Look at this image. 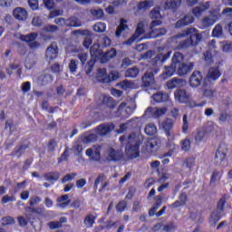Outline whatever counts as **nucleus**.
Masks as SVG:
<instances>
[{"mask_svg": "<svg viewBox=\"0 0 232 232\" xmlns=\"http://www.w3.org/2000/svg\"><path fill=\"white\" fill-rule=\"evenodd\" d=\"M196 32L197 29L191 27L184 30L181 34H179V37H188V35H189V38L179 43V48L184 49L189 48V46H198V43L202 41V34Z\"/></svg>", "mask_w": 232, "mask_h": 232, "instance_id": "f257e3e1", "label": "nucleus"}, {"mask_svg": "<svg viewBox=\"0 0 232 232\" xmlns=\"http://www.w3.org/2000/svg\"><path fill=\"white\" fill-rule=\"evenodd\" d=\"M90 53L92 59L87 62L84 66L85 73L87 75H90L92 73V72L93 71V66H95V63H97V61H100L102 55V49L101 48V45L98 44H93L90 49Z\"/></svg>", "mask_w": 232, "mask_h": 232, "instance_id": "f03ea898", "label": "nucleus"}, {"mask_svg": "<svg viewBox=\"0 0 232 232\" xmlns=\"http://www.w3.org/2000/svg\"><path fill=\"white\" fill-rule=\"evenodd\" d=\"M174 56L179 57V63L178 65H176V73L179 77H186L188 73H190V72H193V68L195 66V63L189 62L188 63H184V54L182 53L176 52L174 53Z\"/></svg>", "mask_w": 232, "mask_h": 232, "instance_id": "7ed1b4c3", "label": "nucleus"}, {"mask_svg": "<svg viewBox=\"0 0 232 232\" xmlns=\"http://www.w3.org/2000/svg\"><path fill=\"white\" fill-rule=\"evenodd\" d=\"M96 79L98 82H102V84H110V82H112V81H117V79H119V72H112L108 74L105 68H99L97 70Z\"/></svg>", "mask_w": 232, "mask_h": 232, "instance_id": "20e7f679", "label": "nucleus"}, {"mask_svg": "<svg viewBox=\"0 0 232 232\" xmlns=\"http://www.w3.org/2000/svg\"><path fill=\"white\" fill-rule=\"evenodd\" d=\"M179 56H172L171 63L169 65H166L163 68V72L160 75L161 79L166 81V79H169V77H173L175 73H177V66L179 62Z\"/></svg>", "mask_w": 232, "mask_h": 232, "instance_id": "39448f33", "label": "nucleus"}, {"mask_svg": "<svg viewBox=\"0 0 232 232\" xmlns=\"http://www.w3.org/2000/svg\"><path fill=\"white\" fill-rule=\"evenodd\" d=\"M162 22L160 20H153L150 23V32L147 34V39H156V37H161V35H166V34H168L166 28H155L156 26H160Z\"/></svg>", "mask_w": 232, "mask_h": 232, "instance_id": "423d86ee", "label": "nucleus"}, {"mask_svg": "<svg viewBox=\"0 0 232 232\" xmlns=\"http://www.w3.org/2000/svg\"><path fill=\"white\" fill-rule=\"evenodd\" d=\"M140 140L134 138V144H127L125 153L129 159H137L140 155Z\"/></svg>", "mask_w": 232, "mask_h": 232, "instance_id": "0eeeda50", "label": "nucleus"}, {"mask_svg": "<svg viewBox=\"0 0 232 232\" xmlns=\"http://www.w3.org/2000/svg\"><path fill=\"white\" fill-rule=\"evenodd\" d=\"M227 145L224 142H221L215 154L214 162L216 166H220L222 162L226 160V157H227Z\"/></svg>", "mask_w": 232, "mask_h": 232, "instance_id": "6e6552de", "label": "nucleus"}, {"mask_svg": "<svg viewBox=\"0 0 232 232\" xmlns=\"http://www.w3.org/2000/svg\"><path fill=\"white\" fill-rule=\"evenodd\" d=\"M160 71V69H159V67L148 70L141 77L142 86L144 88H150V86L155 82V75H157Z\"/></svg>", "mask_w": 232, "mask_h": 232, "instance_id": "1a4fd4ad", "label": "nucleus"}, {"mask_svg": "<svg viewBox=\"0 0 232 232\" xmlns=\"http://www.w3.org/2000/svg\"><path fill=\"white\" fill-rule=\"evenodd\" d=\"M204 88L208 86L206 80H204V76H202V72L200 71H194L189 77L188 84L191 88H198L200 84H202Z\"/></svg>", "mask_w": 232, "mask_h": 232, "instance_id": "9d476101", "label": "nucleus"}, {"mask_svg": "<svg viewBox=\"0 0 232 232\" xmlns=\"http://www.w3.org/2000/svg\"><path fill=\"white\" fill-rule=\"evenodd\" d=\"M38 36L39 34L37 33L22 34L20 35V41H23V43H27L31 50H35L36 48H39L41 46V44L35 41V39H37Z\"/></svg>", "mask_w": 232, "mask_h": 232, "instance_id": "9b49d317", "label": "nucleus"}, {"mask_svg": "<svg viewBox=\"0 0 232 232\" xmlns=\"http://www.w3.org/2000/svg\"><path fill=\"white\" fill-rule=\"evenodd\" d=\"M114 130H115V124L111 122H103L98 125L95 128L94 131L96 135H99L100 137H104L110 134Z\"/></svg>", "mask_w": 232, "mask_h": 232, "instance_id": "f8f14e48", "label": "nucleus"}, {"mask_svg": "<svg viewBox=\"0 0 232 232\" xmlns=\"http://www.w3.org/2000/svg\"><path fill=\"white\" fill-rule=\"evenodd\" d=\"M101 151H102V147L101 145H94L92 148L86 150L85 155L94 162H101Z\"/></svg>", "mask_w": 232, "mask_h": 232, "instance_id": "ddd939ff", "label": "nucleus"}, {"mask_svg": "<svg viewBox=\"0 0 232 232\" xmlns=\"http://www.w3.org/2000/svg\"><path fill=\"white\" fill-rule=\"evenodd\" d=\"M144 32V24L142 22L138 23L133 35L125 42V44L131 46L133 43H139V41H140V35H142Z\"/></svg>", "mask_w": 232, "mask_h": 232, "instance_id": "4468645a", "label": "nucleus"}, {"mask_svg": "<svg viewBox=\"0 0 232 232\" xmlns=\"http://www.w3.org/2000/svg\"><path fill=\"white\" fill-rule=\"evenodd\" d=\"M175 101L181 104H188L191 101V94L184 89H179L174 92Z\"/></svg>", "mask_w": 232, "mask_h": 232, "instance_id": "2eb2a0df", "label": "nucleus"}, {"mask_svg": "<svg viewBox=\"0 0 232 232\" xmlns=\"http://www.w3.org/2000/svg\"><path fill=\"white\" fill-rule=\"evenodd\" d=\"M186 3L188 6H195V5L198 3V0H186ZM165 5L169 8V10H172V12H177V9L180 6V5H182V0H170Z\"/></svg>", "mask_w": 232, "mask_h": 232, "instance_id": "dca6fc26", "label": "nucleus"}, {"mask_svg": "<svg viewBox=\"0 0 232 232\" xmlns=\"http://www.w3.org/2000/svg\"><path fill=\"white\" fill-rule=\"evenodd\" d=\"M108 160L111 162H119L124 159V153L121 150H117L113 148L108 150Z\"/></svg>", "mask_w": 232, "mask_h": 232, "instance_id": "f3484780", "label": "nucleus"}, {"mask_svg": "<svg viewBox=\"0 0 232 232\" xmlns=\"http://www.w3.org/2000/svg\"><path fill=\"white\" fill-rule=\"evenodd\" d=\"M45 55L49 61H55L59 55V47L57 44H52L46 50Z\"/></svg>", "mask_w": 232, "mask_h": 232, "instance_id": "a211bd4d", "label": "nucleus"}, {"mask_svg": "<svg viewBox=\"0 0 232 232\" xmlns=\"http://www.w3.org/2000/svg\"><path fill=\"white\" fill-rule=\"evenodd\" d=\"M102 104L108 110H115L117 108V102L108 94L102 95Z\"/></svg>", "mask_w": 232, "mask_h": 232, "instance_id": "6ab92c4d", "label": "nucleus"}, {"mask_svg": "<svg viewBox=\"0 0 232 232\" xmlns=\"http://www.w3.org/2000/svg\"><path fill=\"white\" fill-rule=\"evenodd\" d=\"M28 148H30V142L28 144L17 145L11 152L10 157H17V159H21V157H23V153H24Z\"/></svg>", "mask_w": 232, "mask_h": 232, "instance_id": "aec40b11", "label": "nucleus"}, {"mask_svg": "<svg viewBox=\"0 0 232 232\" xmlns=\"http://www.w3.org/2000/svg\"><path fill=\"white\" fill-rule=\"evenodd\" d=\"M13 15L17 21H26L28 19V11L23 7H16L13 11Z\"/></svg>", "mask_w": 232, "mask_h": 232, "instance_id": "412c9836", "label": "nucleus"}, {"mask_svg": "<svg viewBox=\"0 0 232 232\" xmlns=\"http://www.w3.org/2000/svg\"><path fill=\"white\" fill-rule=\"evenodd\" d=\"M195 17L191 14H186L183 18L178 20L175 24L177 28H182V26H188V24H192L194 23Z\"/></svg>", "mask_w": 232, "mask_h": 232, "instance_id": "4be33fe9", "label": "nucleus"}, {"mask_svg": "<svg viewBox=\"0 0 232 232\" xmlns=\"http://www.w3.org/2000/svg\"><path fill=\"white\" fill-rule=\"evenodd\" d=\"M221 75L222 72H220V69H218V67H210L207 73V79L208 81H218Z\"/></svg>", "mask_w": 232, "mask_h": 232, "instance_id": "5701e85b", "label": "nucleus"}, {"mask_svg": "<svg viewBox=\"0 0 232 232\" xmlns=\"http://www.w3.org/2000/svg\"><path fill=\"white\" fill-rule=\"evenodd\" d=\"M173 120L167 118L161 123V128L165 131L167 137H171V130H173Z\"/></svg>", "mask_w": 232, "mask_h": 232, "instance_id": "b1692460", "label": "nucleus"}, {"mask_svg": "<svg viewBox=\"0 0 232 232\" xmlns=\"http://www.w3.org/2000/svg\"><path fill=\"white\" fill-rule=\"evenodd\" d=\"M217 21H218V15L213 14L211 16L203 17L201 23L204 28H209V26H213Z\"/></svg>", "mask_w": 232, "mask_h": 232, "instance_id": "393cba45", "label": "nucleus"}, {"mask_svg": "<svg viewBox=\"0 0 232 232\" xmlns=\"http://www.w3.org/2000/svg\"><path fill=\"white\" fill-rule=\"evenodd\" d=\"M13 70H16V76L18 79H21V75H23V69L21 68V65L17 63H11L9 68L5 69L7 75H12L14 73Z\"/></svg>", "mask_w": 232, "mask_h": 232, "instance_id": "a878e982", "label": "nucleus"}, {"mask_svg": "<svg viewBox=\"0 0 232 232\" xmlns=\"http://www.w3.org/2000/svg\"><path fill=\"white\" fill-rule=\"evenodd\" d=\"M147 150L150 151H156V150H159L160 148V140L157 138H150L147 141Z\"/></svg>", "mask_w": 232, "mask_h": 232, "instance_id": "bb28decb", "label": "nucleus"}, {"mask_svg": "<svg viewBox=\"0 0 232 232\" xmlns=\"http://www.w3.org/2000/svg\"><path fill=\"white\" fill-rule=\"evenodd\" d=\"M44 177L48 182H57L61 179V173L59 171H51L45 173Z\"/></svg>", "mask_w": 232, "mask_h": 232, "instance_id": "cd10ccee", "label": "nucleus"}, {"mask_svg": "<svg viewBox=\"0 0 232 232\" xmlns=\"http://www.w3.org/2000/svg\"><path fill=\"white\" fill-rule=\"evenodd\" d=\"M220 218H222V212H219L218 210H214L210 214L209 224H211V226H217V224H218V222L220 221Z\"/></svg>", "mask_w": 232, "mask_h": 232, "instance_id": "c85d7f7f", "label": "nucleus"}, {"mask_svg": "<svg viewBox=\"0 0 232 232\" xmlns=\"http://www.w3.org/2000/svg\"><path fill=\"white\" fill-rule=\"evenodd\" d=\"M166 84L169 90H175V88H179V86L182 84V80L179 78H172L171 80L168 81Z\"/></svg>", "mask_w": 232, "mask_h": 232, "instance_id": "c756f323", "label": "nucleus"}, {"mask_svg": "<svg viewBox=\"0 0 232 232\" xmlns=\"http://www.w3.org/2000/svg\"><path fill=\"white\" fill-rule=\"evenodd\" d=\"M95 220H97V217H95L93 214H88L83 219V224L88 228L93 227Z\"/></svg>", "mask_w": 232, "mask_h": 232, "instance_id": "7c9ffc66", "label": "nucleus"}, {"mask_svg": "<svg viewBox=\"0 0 232 232\" xmlns=\"http://www.w3.org/2000/svg\"><path fill=\"white\" fill-rule=\"evenodd\" d=\"M127 23L128 21L126 19H121L120 26H118L116 29V37H121L122 32H124V30H128V24H126Z\"/></svg>", "mask_w": 232, "mask_h": 232, "instance_id": "2f4dec72", "label": "nucleus"}, {"mask_svg": "<svg viewBox=\"0 0 232 232\" xmlns=\"http://www.w3.org/2000/svg\"><path fill=\"white\" fill-rule=\"evenodd\" d=\"M195 140L198 143L204 142V140H208V131L205 130H198L195 135Z\"/></svg>", "mask_w": 232, "mask_h": 232, "instance_id": "473e14b6", "label": "nucleus"}, {"mask_svg": "<svg viewBox=\"0 0 232 232\" xmlns=\"http://www.w3.org/2000/svg\"><path fill=\"white\" fill-rule=\"evenodd\" d=\"M202 95L206 99H209V101H213V99H215V97L217 95V91L213 90V89L203 88L202 89Z\"/></svg>", "mask_w": 232, "mask_h": 232, "instance_id": "72a5a7b5", "label": "nucleus"}, {"mask_svg": "<svg viewBox=\"0 0 232 232\" xmlns=\"http://www.w3.org/2000/svg\"><path fill=\"white\" fill-rule=\"evenodd\" d=\"M39 81L43 86H46V84L53 82V76L50 73H44L39 77Z\"/></svg>", "mask_w": 232, "mask_h": 232, "instance_id": "f704fd0d", "label": "nucleus"}, {"mask_svg": "<svg viewBox=\"0 0 232 232\" xmlns=\"http://www.w3.org/2000/svg\"><path fill=\"white\" fill-rule=\"evenodd\" d=\"M97 135H98V134L91 133V134H89V135L82 136V144H90V143H92V142L97 141V139H99V137H98Z\"/></svg>", "mask_w": 232, "mask_h": 232, "instance_id": "c9c22d12", "label": "nucleus"}, {"mask_svg": "<svg viewBox=\"0 0 232 232\" xmlns=\"http://www.w3.org/2000/svg\"><path fill=\"white\" fill-rule=\"evenodd\" d=\"M140 72V71L136 66L129 68L125 72V77H128L130 79H135V77L139 75Z\"/></svg>", "mask_w": 232, "mask_h": 232, "instance_id": "e433bc0d", "label": "nucleus"}, {"mask_svg": "<svg viewBox=\"0 0 232 232\" xmlns=\"http://www.w3.org/2000/svg\"><path fill=\"white\" fill-rule=\"evenodd\" d=\"M65 26L79 28V26H81V22H79L77 17L72 16L66 20Z\"/></svg>", "mask_w": 232, "mask_h": 232, "instance_id": "4c0bfd02", "label": "nucleus"}, {"mask_svg": "<svg viewBox=\"0 0 232 232\" xmlns=\"http://www.w3.org/2000/svg\"><path fill=\"white\" fill-rule=\"evenodd\" d=\"M152 99L155 102H164L168 101V94L163 92H157L152 95Z\"/></svg>", "mask_w": 232, "mask_h": 232, "instance_id": "58836bf2", "label": "nucleus"}, {"mask_svg": "<svg viewBox=\"0 0 232 232\" xmlns=\"http://www.w3.org/2000/svg\"><path fill=\"white\" fill-rule=\"evenodd\" d=\"M222 35H224V29L220 24H218L212 30V37H222Z\"/></svg>", "mask_w": 232, "mask_h": 232, "instance_id": "ea45409f", "label": "nucleus"}, {"mask_svg": "<svg viewBox=\"0 0 232 232\" xmlns=\"http://www.w3.org/2000/svg\"><path fill=\"white\" fill-rule=\"evenodd\" d=\"M144 131L146 135H155V133H157V126H155L153 123H149L145 126Z\"/></svg>", "mask_w": 232, "mask_h": 232, "instance_id": "a19ab883", "label": "nucleus"}, {"mask_svg": "<svg viewBox=\"0 0 232 232\" xmlns=\"http://www.w3.org/2000/svg\"><path fill=\"white\" fill-rule=\"evenodd\" d=\"M181 151L188 152L191 150V140L188 138L180 141Z\"/></svg>", "mask_w": 232, "mask_h": 232, "instance_id": "79ce46f5", "label": "nucleus"}, {"mask_svg": "<svg viewBox=\"0 0 232 232\" xmlns=\"http://www.w3.org/2000/svg\"><path fill=\"white\" fill-rule=\"evenodd\" d=\"M93 30L98 34H102L106 32V24L102 22H98L93 25Z\"/></svg>", "mask_w": 232, "mask_h": 232, "instance_id": "37998d69", "label": "nucleus"}, {"mask_svg": "<svg viewBox=\"0 0 232 232\" xmlns=\"http://www.w3.org/2000/svg\"><path fill=\"white\" fill-rule=\"evenodd\" d=\"M68 67H69V72L71 73H75L79 69V62H77L75 59H72L69 63Z\"/></svg>", "mask_w": 232, "mask_h": 232, "instance_id": "c03bdc74", "label": "nucleus"}, {"mask_svg": "<svg viewBox=\"0 0 232 232\" xmlns=\"http://www.w3.org/2000/svg\"><path fill=\"white\" fill-rule=\"evenodd\" d=\"M150 17L151 19H162V15L160 14V7H154V10H151L150 13Z\"/></svg>", "mask_w": 232, "mask_h": 232, "instance_id": "a18cd8bd", "label": "nucleus"}, {"mask_svg": "<svg viewBox=\"0 0 232 232\" xmlns=\"http://www.w3.org/2000/svg\"><path fill=\"white\" fill-rule=\"evenodd\" d=\"M203 59L207 64H213V53H211V50L203 53Z\"/></svg>", "mask_w": 232, "mask_h": 232, "instance_id": "49530a36", "label": "nucleus"}, {"mask_svg": "<svg viewBox=\"0 0 232 232\" xmlns=\"http://www.w3.org/2000/svg\"><path fill=\"white\" fill-rule=\"evenodd\" d=\"M124 108H126V102H121L117 110V117H121V119H126V111H124Z\"/></svg>", "mask_w": 232, "mask_h": 232, "instance_id": "de8ad7c7", "label": "nucleus"}, {"mask_svg": "<svg viewBox=\"0 0 232 232\" xmlns=\"http://www.w3.org/2000/svg\"><path fill=\"white\" fill-rule=\"evenodd\" d=\"M12 224H15V219L10 216H6L2 218L1 219V225L2 226H12Z\"/></svg>", "mask_w": 232, "mask_h": 232, "instance_id": "09e8293b", "label": "nucleus"}, {"mask_svg": "<svg viewBox=\"0 0 232 232\" xmlns=\"http://www.w3.org/2000/svg\"><path fill=\"white\" fill-rule=\"evenodd\" d=\"M126 208H128V202H126V200H121L116 205V210L118 211V213H122L126 211Z\"/></svg>", "mask_w": 232, "mask_h": 232, "instance_id": "8fccbe9b", "label": "nucleus"}, {"mask_svg": "<svg viewBox=\"0 0 232 232\" xmlns=\"http://www.w3.org/2000/svg\"><path fill=\"white\" fill-rule=\"evenodd\" d=\"M44 32H47V34H53L55 32H59V26L53 24H47L44 27Z\"/></svg>", "mask_w": 232, "mask_h": 232, "instance_id": "3c124183", "label": "nucleus"}, {"mask_svg": "<svg viewBox=\"0 0 232 232\" xmlns=\"http://www.w3.org/2000/svg\"><path fill=\"white\" fill-rule=\"evenodd\" d=\"M149 8H151V4L148 0L140 2L138 4V10H149Z\"/></svg>", "mask_w": 232, "mask_h": 232, "instance_id": "603ef678", "label": "nucleus"}, {"mask_svg": "<svg viewBox=\"0 0 232 232\" xmlns=\"http://www.w3.org/2000/svg\"><path fill=\"white\" fill-rule=\"evenodd\" d=\"M224 208H226V198H221L218 202L216 211L222 213L224 211Z\"/></svg>", "mask_w": 232, "mask_h": 232, "instance_id": "864d4df0", "label": "nucleus"}, {"mask_svg": "<svg viewBox=\"0 0 232 232\" xmlns=\"http://www.w3.org/2000/svg\"><path fill=\"white\" fill-rule=\"evenodd\" d=\"M222 173H224L223 171H218V170H214L212 172V176L210 179V182H217V180H220V179H222Z\"/></svg>", "mask_w": 232, "mask_h": 232, "instance_id": "5fc2aeb1", "label": "nucleus"}, {"mask_svg": "<svg viewBox=\"0 0 232 232\" xmlns=\"http://www.w3.org/2000/svg\"><path fill=\"white\" fill-rule=\"evenodd\" d=\"M103 180H106V175L104 173H102L96 178L94 181V189H97L99 188V184H101V182H103Z\"/></svg>", "mask_w": 232, "mask_h": 232, "instance_id": "6e6d98bb", "label": "nucleus"}, {"mask_svg": "<svg viewBox=\"0 0 232 232\" xmlns=\"http://www.w3.org/2000/svg\"><path fill=\"white\" fill-rule=\"evenodd\" d=\"M183 133H188V130H189V123L188 122V115H183V125L181 127Z\"/></svg>", "mask_w": 232, "mask_h": 232, "instance_id": "4d7b16f0", "label": "nucleus"}, {"mask_svg": "<svg viewBox=\"0 0 232 232\" xmlns=\"http://www.w3.org/2000/svg\"><path fill=\"white\" fill-rule=\"evenodd\" d=\"M32 24H33V26H36L37 28H41V26H43V19H41V16L33 17Z\"/></svg>", "mask_w": 232, "mask_h": 232, "instance_id": "13d9d810", "label": "nucleus"}, {"mask_svg": "<svg viewBox=\"0 0 232 232\" xmlns=\"http://www.w3.org/2000/svg\"><path fill=\"white\" fill-rule=\"evenodd\" d=\"M77 57L80 60L82 66H84L86 61H88V53H80L77 54Z\"/></svg>", "mask_w": 232, "mask_h": 232, "instance_id": "bf43d9fd", "label": "nucleus"}, {"mask_svg": "<svg viewBox=\"0 0 232 232\" xmlns=\"http://www.w3.org/2000/svg\"><path fill=\"white\" fill-rule=\"evenodd\" d=\"M29 8H31V10H37L39 8V0H27Z\"/></svg>", "mask_w": 232, "mask_h": 232, "instance_id": "052dcab7", "label": "nucleus"}, {"mask_svg": "<svg viewBox=\"0 0 232 232\" xmlns=\"http://www.w3.org/2000/svg\"><path fill=\"white\" fill-rule=\"evenodd\" d=\"M75 177H77L76 173L66 174L65 176L63 177L62 183L64 184L66 182H70V180H73Z\"/></svg>", "mask_w": 232, "mask_h": 232, "instance_id": "680f3d73", "label": "nucleus"}, {"mask_svg": "<svg viewBox=\"0 0 232 232\" xmlns=\"http://www.w3.org/2000/svg\"><path fill=\"white\" fill-rule=\"evenodd\" d=\"M21 88L24 93H28L32 90V83L30 82H24L22 83Z\"/></svg>", "mask_w": 232, "mask_h": 232, "instance_id": "e2e57ef3", "label": "nucleus"}, {"mask_svg": "<svg viewBox=\"0 0 232 232\" xmlns=\"http://www.w3.org/2000/svg\"><path fill=\"white\" fill-rule=\"evenodd\" d=\"M16 198L14 196L5 195L2 198V204H8V202H15Z\"/></svg>", "mask_w": 232, "mask_h": 232, "instance_id": "0e129e2a", "label": "nucleus"}, {"mask_svg": "<svg viewBox=\"0 0 232 232\" xmlns=\"http://www.w3.org/2000/svg\"><path fill=\"white\" fill-rule=\"evenodd\" d=\"M162 195H157L154 197V208H157L159 209V208H160V206H162Z\"/></svg>", "mask_w": 232, "mask_h": 232, "instance_id": "69168bd1", "label": "nucleus"}, {"mask_svg": "<svg viewBox=\"0 0 232 232\" xmlns=\"http://www.w3.org/2000/svg\"><path fill=\"white\" fill-rule=\"evenodd\" d=\"M222 50L223 52H232V43L229 42H223L222 43Z\"/></svg>", "mask_w": 232, "mask_h": 232, "instance_id": "338daca9", "label": "nucleus"}, {"mask_svg": "<svg viewBox=\"0 0 232 232\" xmlns=\"http://www.w3.org/2000/svg\"><path fill=\"white\" fill-rule=\"evenodd\" d=\"M41 202V198L39 196H33L29 199L30 206H35V204H39Z\"/></svg>", "mask_w": 232, "mask_h": 232, "instance_id": "774afa93", "label": "nucleus"}]
</instances>
